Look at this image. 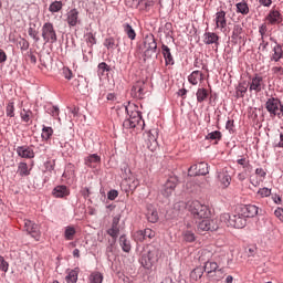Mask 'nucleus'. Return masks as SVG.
<instances>
[{"label": "nucleus", "instance_id": "1", "mask_svg": "<svg viewBox=\"0 0 283 283\" xmlns=\"http://www.w3.org/2000/svg\"><path fill=\"white\" fill-rule=\"evenodd\" d=\"M125 111L129 118L124 120L123 126L126 129L143 132V129H145V119L143 118V114L138 112V106L136 104L128 103V105L125 106Z\"/></svg>", "mask_w": 283, "mask_h": 283}, {"label": "nucleus", "instance_id": "17", "mask_svg": "<svg viewBox=\"0 0 283 283\" xmlns=\"http://www.w3.org/2000/svg\"><path fill=\"white\" fill-rule=\"evenodd\" d=\"M214 23H216V28L218 30H224V28H227V12L223 10H220L216 13L214 17Z\"/></svg>", "mask_w": 283, "mask_h": 283}, {"label": "nucleus", "instance_id": "36", "mask_svg": "<svg viewBox=\"0 0 283 283\" xmlns=\"http://www.w3.org/2000/svg\"><path fill=\"white\" fill-rule=\"evenodd\" d=\"M206 139L207 140H216V145H218V140H221L222 139V133L219 132V130H214L212 133H209L207 136H206Z\"/></svg>", "mask_w": 283, "mask_h": 283}, {"label": "nucleus", "instance_id": "27", "mask_svg": "<svg viewBox=\"0 0 283 283\" xmlns=\"http://www.w3.org/2000/svg\"><path fill=\"white\" fill-rule=\"evenodd\" d=\"M264 85V82L262 77L255 76L252 78V82L250 84V90H254V92H262V87Z\"/></svg>", "mask_w": 283, "mask_h": 283}, {"label": "nucleus", "instance_id": "56", "mask_svg": "<svg viewBox=\"0 0 283 283\" xmlns=\"http://www.w3.org/2000/svg\"><path fill=\"white\" fill-rule=\"evenodd\" d=\"M135 240H137V242H144V240H146L144 230L135 232Z\"/></svg>", "mask_w": 283, "mask_h": 283}, {"label": "nucleus", "instance_id": "39", "mask_svg": "<svg viewBox=\"0 0 283 283\" xmlns=\"http://www.w3.org/2000/svg\"><path fill=\"white\" fill-rule=\"evenodd\" d=\"M198 231H211V228L209 227V217L201 219L198 223Z\"/></svg>", "mask_w": 283, "mask_h": 283}, {"label": "nucleus", "instance_id": "28", "mask_svg": "<svg viewBox=\"0 0 283 283\" xmlns=\"http://www.w3.org/2000/svg\"><path fill=\"white\" fill-rule=\"evenodd\" d=\"M63 177L64 178H75L76 177V166H74L73 164H67L65 167V170L63 172Z\"/></svg>", "mask_w": 283, "mask_h": 283}, {"label": "nucleus", "instance_id": "30", "mask_svg": "<svg viewBox=\"0 0 283 283\" xmlns=\"http://www.w3.org/2000/svg\"><path fill=\"white\" fill-rule=\"evenodd\" d=\"M123 29H124L126 36L128 39H130V41L136 40V30H134V28L132 25H129L128 23H125V24H123Z\"/></svg>", "mask_w": 283, "mask_h": 283}, {"label": "nucleus", "instance_id": "51", "mask_svg": "<svg viewBox=\"0 0 283 283\" xmlns=\"http://www.w3.org/2000/svg\"><path fill=\"white\" fill-rule=\"evenodd\" d=\"M18 45L20 50H22L23 52L30 49V42H28L25 38L20 39V41L18 42Z\"/></svg>", "mask_w": 283, "mask_h": 283}, {"label": "nucleus", "instance_id": "57", "mask_svg": "<svg viewBox=\"0 0 283 283\" xmlns=\"http://www.w3.org/2000/svg\"><path fill=\"white\" fill-rule=\"evenodd\" d=\"M108 200H116L118 198V191L117 190H111L107 193Z\"/></svg>", "mask_w": 283, "mask_h": 283}, {"label": "nucleus", "instance_id": "60", "mask_svg": "<svg viewBox=\"0 0 283 283\" xmlns=\"http://www.w3.org/2000/svg\"><path fill=\"white\" fill-rule=\"evenodd\" d=\"M238 165H241V167H243V169H247V167H249V161H247V158H241L237 160Z\"/></svg>", "mask_w": 283, "mask_h": 283}, {"label": "nucleus", "instance_id": "59", "mask_svg": "<svg viewBox=\"0 0 283 283\" xmlns=\"http://www.w3.org/2000/svg\"><path fill=\"white\" fill-rule=\"evenodd\" d=\"M274 216L276 218H279V220H281V222H283V208H277L275 211H274Z\"/></svg>", "mask_w": 283, "mask_h": 283}, {"label": "nucleus", "instance_id": "6", "mask_svg": "<svg viewBox=\"0 0 283 283\" xmlns=\"http://www.w3.org/2000/svg\"><path fill=\"white\" fill-rule=\"evenodd\" d=\"M156 262H158V251L156 249L149 250L148 252L142 254L140 264L144 266V269L149 271V269L154 268Z\"/></svg>", "mask_w": 283, "mask_h": 283}, {"label": "nucleus", "instance_id": "9", "mask_svg": "<svg viewBox=\"0 0 283 283\" xmlns=\"http://www.w3.org/2000/svg\"><path fill=\"white\" fill-rule=\"evenodd\" d=\"M144 48L145 56H151V54H156V50H158V43L156 42L154 34H148L145 36Z\"/></svg>", "mask_w": 283, "mask_h": 283}, {"label": "nucleus", "instance_id": "48", "mask_svg": "<svg viewBox=\"0 0 283 283\" xmlns=\"http://www.w3.org/2000/svg\"><path fill=\"white\" fill-rule=\"evenodd\" d=\"M258 198H269L271 196V189L264 187L260 188L256 192Z\"/></svg>", "mask_w": 283, "mask_h": 283}, {"label": "nucleus", "instance_id": "58", "mask_svg": "<svg viewBox=\"0 0 283 283\" xmlns=\"http://www.w3.org/2000/svg\"><path fill=\"white\" fill-rule=\"evenodd\" d=\"M98 71L99 72H109V65L107 63L102 62L98 64Z\"/></svg>", "mask_w": 283, "mask_h": 283}, {"label": "nucleus", "instance_id": "16", "mask_svg": "<svg viewBox=\"0 0 283 283\" xmlns=\"http://www.w3.org/2000/svg\"><path fill=\"white\" fill-rule=\"evenodd\" d=\"M265 20L270 25H277L283 21L282 13H280L277 9H271L269 14L265 17Z\"/></svg>", "mask_w": 283, "mask_h": 283}, {"label": "nucleus", "instance_id": "63", "mask_svg": "<svg viewBox=\"0 0 283 283\" xmlns=\"http://www.w3.org/2000/svg\"><path fill=\"white\" fill-rule=\"evenodd\" d=\"M266 24H261L260 28H259V32L261 34V36H264L266 34Z\"/></svg>", "mask_w": 283, "mask_h": 283}, {"label": "nucleus", "instance_id": "2", "mask_svg": "<svg viewBox=\"0 0 283 283\" xmlns=\"http://www.w3.org/2000/svg\"><path fill=\"white\" fill-rule=\"evenodd\" d=\"M220 221L223 227H232L233 229H244L247 227V217L240 214H229L222 213L220 216Z\"/></svg>", "mask_w": 283, "mask_h": 283}, {"label": "nucleus", "instance_id": "62", "mask_svg": "<svg viewBox=\"0 0 283 283\" xmlns=\"http://www.w3.org/2000/svg\"><path fill=\"white\" fill-rule=\"evenodd\" d=\"M272 200L273 202H275V205H282V197H280L279 195L272 196Z\"/></svg>", "mask_w": 283, "mask_h": 283}, {"label": "nucleus", "instance_id": "11", "mask_svg": "<svg viewBox=\"0 0 283 283\" xmlns=\"http://www.w3.org/2000/svg\"><path fill=\"white\" fill-rule=\"evenodd\" d=\"M189 176H207L209 174V165L207 163H199L197 165H192L188 169Z\"/></svg>", "mask_w": 283, "mask_h": 283}, {"label": "nucleus", "instance_id": "8", "mask_svg": "<svg viewBox=\"0 0 283 283\" xmlns=\"http://www.w3.org/2000/svg\"><path fill=\"white\" fill-rule=\"evenodd\" d=\"M176 187H178V177H169L165 185L161 186V196H164V198H169L172 196L174 191H176Z\"/></svg>", "mask_w": 283, "mask_h": 283}, {"label": "nucleus", "instance_id": "26", "mask_svg": "<svg viewBox=\"0 0 283 283\" xmlns=\"http://www.w3.org/2000/svg\"><path fill=\"white\" fill-rule=\"evenodd\" d=\"M255 175L260 178L259 180H251V185L253 187H260V182H264V178H266V170L264 168H256Z\"/></svg>", "mask_w": 283, "mask_h": 283}, {"label": "nucleus", "instance_id": "46", "mask_svg": "<svg viewBox=\"0 0 283 283\" xmlns=\"http://www.w3.org/2000/svg\"><path fill=\"white\" fill-rule=\"evenodd\" d=\"M205 274V270H202V268H197L195 269L191 273H190V277L192 280H200V277H202V275Z\"/></svg>", "mask_w": 283, "mask_h": 283}, {"label": "nucleus", "instance_id": "4", "mask_svg": "<svg viewBox=\"0 0 283 283\" xmlns=\"http://www.w3.org/2000/svg\"><path fill=\"white\" fill-rule=\"evenodd\" d=\"M203 272L208 280L220 282L224 277V268L219 269L218 263L208 261L203 265Z\"/></svg>", "mask_w": 283, "mask_h": 283}, {"label": "nucleus", "instance_id": "35", "mask_svg": "<svg viewBox=\"0 0 283 283\" xmlns=\"http://www.w3.org/2000/svg\"><path fill=\"white\" fill-rule=\"evenodd\" d=\"M74 235H76V229L72 226H69L64 230L65 240H74Z\"/></svg>", "mask_w": 283, "mask_h": 283}, {"label": "nucleus", "instance_id": "53", "mask_svg": "<svg viewBox=\"0 0 283 283\" xmlns=\"http://www.w3.org/2000/svg\"><path fill=\"white\" fill-rule=\"evenodd\" d=\"M46 112L52 116L53 118H59V107L56 106H49L46 108Z\"/></svg>", "mask_w": 283, "mask_h": 283}, {"label": "nucleus", "instance_id": "49", "mask_svg": "<svg viewBox=\"0 0 283 283\" xmlns=\"http://www.w3.org/2000/svg\"><path fill=\"white\" fill-rule=\"evenodd\" d=\"M235 94L237 98H244V94H247V86L244 84H239Z\"/></svg>", "mask_w": 283, "mask_h": 283}, {"label": "nucleus", "instance_id": "52", "mask_svg": "<svg viewBox=\"0 0 283 283\" xmlns=\"http://www.w3.org/2000/svg\"><path fill=\"white\" fill-rule=\"evenodd\" d=\"M28 34L29 36H31L32 40L35 41V43H39L40 41L39 31L34 30V28H29Z\"/></svg>", "mask_w": 283, "mask_h": 283}, {"label": "nucleus", "instance_id": "25", "mask_svg": "<svg viewBox=\"0 0 283 283\" xmlns=\"http://www.w3.org/2000/svg\"><path fill=\"white\" fill-rule=\"evenodd\" d=\"M54 198H65V196H70V190L67 186H57L53 189Z\"/></svg>", "mask_w": 283, "mask_h": 283}, {"label": "nucleus", "instance_id": "20", "mask_svg": "<svg viewBox=\"0 0 283 283\" xmlns=\"http://www.w3.org/2000/svg\"><path fill=\"white\" fill-rule=\"evenodd\" d=\"M84 165H86V167L96 169L97 165H101V156L96 154L88 155L84 159Z\"/></svg>", "mask_w": 283, "mask_h": 283}, {"label": "nucleus", "instance_id": "24", "mask_svg": "<svg viewBox=\"0 0 283 283\" xmlns=\"http://www.w3.org/2000/svg\"><path fill=\"white\" fill-rule=\"evenodd\" d=\"M219 40H220V36H218V34H216L213 32L205 33L203 42L206 43V45H213V43H214L216 46H218V41Z\"/></svg>", "mask_w": 283, "mask_h": 283}, {"label": "nucleus", "instance_id": "13", "mask_svg": "<svg viewBox=\"0 0 283 283\" xmlns=\"http://www.w3.org/2000/svg\"><path fill=\"white\" fill-rule=\"evenodd\" d=\"M146 94V86H145V80L137 81L135 85H133L130 90V96L133 98H145Z\"/></svg>", "mask_w": 283, "mask_h": 283}, {"label": "nucleus", "instance_id": "5", "mask_svg": "<svg viewBox=\"0 0 283 283\" xmlns=\"http://www.w3.org/2000/svg\"><path fill=\"white\" fill-rule=\"evenodd\" d=\"M265 109L272 118H275V116H277V118H283V105L280 99L275 97L269 98L265 103Z\"/></svg>", "mask_w": 283, "mask_h": 283}, {"label": "nucleus", "instance_id": "19", "mask_svg": "<svg viewBox=\"0 0 283 283\" xmlns=\"http://www.w3.org/2000/svg\"><path fill=\"white\" fill-rule=\"evenodd\" d=\"M15 151L20 158H34V149L30 146H18Z\"/></svg>", "mask_w": 283, "mask_h": 283}, {"label": "nucleus", "instance_id": "41", "mask_svg": "<svg viewBox=\"0 0 283 283\" xmlns=\"http://www.w3.org/2000/svg\"><path fill=\"white\" fill-rule=\"evenodd\" d=\"M200 78H202V73L199 72H192L188 76V81L191 83V85H198V81H200Z\"/></svg>", "mask_w": 283, "mask_h": 283}, {"label": "nucleus", "instance_id": "42", "mask_svg": "<svg viewBox=\"0 0 283 283\" xmlns=\"http://www.w3.org/2000/svg\"><path fill=\"white\" fill-rule=\"evenodd\" d=\"M90 283H103V274L101 272H93L91 273Z\"/></svg>", "mask_w": 283, "mask_h": 283}, {"label": "nucleus", "instance_id": "22", "mask_svg": "<svg viewBox=\"0 0 283 283\" xmlns=\"http://www.w3.org/2000/svg\"><path fill=\"white\" fill-rule=\"evenodd\" d=\"M161 52H163L164 59L166 61V65H174V55H171V49H169V46L163 44Z\"/></svg>", "mask_w": 283, "mask_h": 283}, {"label": "nucleus", "instance_id": "23", "mask_svg": "<svg viewBox=\"0 0 283 283\" xmlns=\"http://www.w3.org/2000/svg\"><path fill=\"white\" fill-rule=\"evenodd\" d=\"M280 59H283V46L282 44H275L272 49L271 61L277 62Z\"/></svg>", "mask_w": 283, "mask_h": 283}, {"label": "nucleus", "instance_id": "55", "mask_svg": "<svg viewBox=\"0 0 283 283\" xmlns=\"http://www.w3.org/2000/svg\"><path fill=\"white\" fill-rule=\"evenodd\" d=\"M9 264L3 256H0V271L8 273Z\"/></svg>", "mask_w": 283, "mask_h": 283}, {"label": "nucleus", "instance_id": "54", "mask_svg": "<svg viewBox=\"0 0 283 283\" xmlns=\"http://www.w3.org/2000/svg\"><path fill=\"white\" fill-rule=\"evenodd\" d=\"M144 237L146 239L148 238L149 240H153V238H156V232L154 230L149 229V228H146L144 230Z\"/></svg>", "mask_w": 283, "mask_h": 283}, {"label": "nucleus", "instance_id": "64", "mask_svg": "<svg viewBox=\"0 0 283 283\" xmlns=\"http://www.w3.org/2000/svg\"><path fill=\"white\" fill-rule=\"evenodd\" d=\"M92 192H90V188L85 187L82 189L83 198H87Z\"/></svg>", "mask_w": 283, "mask_h": 283}, {"label": "nucleus", "instance_id": "43", "mask_svg": "<svg viewBox=\"0 0 283 283\" xmlns=\"http://www.w3.org/2000/svg\"><path fill=\"white\" fill-rule=\"evenodd\" d=\"M63 10V2L62 1H54L50 4L49 11L54 13V12H61Z\"/></svg>", "mask_w": 283, "mask_h": 283}, {"label": "nucleus", "instance_id": "12", "mask_svg": "<svg viewBox=\"0 0 283 283\" xmlns=\"http://www.w3.org/2000/svg\"><path fill=\"white\" fill-rule=\"evenodd\" d=\"M146 146L150 151H156V149H158V130L150 129L147 133Z\"/></svg>", "mask_w": 283, "mask_h": 283}, {"label": "nucleus", "instance_id": "10", "mask_svg": "<svg viewBox=\"0 0 283 283\" xmlns=\"http://www.w3.org/2000/svg\"><path fill=\"white\" fill-rule=\"evenodd\" d=\"M217 178L222 187V189H227L229 185H231V168L224 167L218 171Z\"/></svg>", "mask_w": 283, "mask_h": 283}, {"label": "nucleus", "instance_id": "15", "mask_svg": "<svg viewBox=\"0 0 283 283\" xmlns=\"http://www.w3.org/2000/svg\"><path fill=\"white\" fill-rule=\"evenodd\" d=\"M24 229L30 235L34 238V240H39L41 238V231L39 230V226L36 223L25 219Z\"/></svg>", "mask_w": 283, "mask_h": 283}, {"label": "nucleus", "instance_id": "61", "mask_svg": "<svg viewBox=\"0 0 283 283\" xmlns=\"http://www.w3.org/2000/svg\"><path fill=\"white\" fill-rule=\"evenodd\" d=\"M240 32H242V28H240V24H235L232 31L233 36H240Z\"/></svg>", "mask_w": 283, "mask_h": 283}, {"label": "nucleus", "instance_id": "34", "mask_svg": "<svg viewBox=\"0 0 283 283\" xmlns=\"http://www.w3.org/2000/svg\"><path fill=\"white\" fill-rule=\"evenodd\" d=\"M119 244L125 253H129V251H132V244L129 243V240H127V237L122 235L119 238Z\"/></svg>", "mask_w": 283, "mask_h": 283}, {"label": "nucleus", "instance_id": "14", "mask_svg": "<svg viewBox=\"0 0 283 283\" xmlns=\"http://www.w3.org/2000/svg\"><path fill=\"white\" fill-rule=\"evenodd\" d=\"M259 208L253 205H243L239 207L240 216H243L245 220L248 218H255L258 216Z\"/></svg>", "mask_w": 283, "mask_h": 283}, {"label": "nucleus", "instance_id": "31", "mask_svg": "<svg viewBox=\"0 0 283 283\" xmlns=\"http://www.w3.org/2000/svg\"><path fill=\"white\" fill-rule=\"evenodd\" d=\"M67 283H76L78 282V268L71 270L69 274L65 276Z\"/></svg>", "mask_w": 283, "mask_h": 283}, {"label": "nucleus", "instance_id": "21", "mask_svg": "<svg viewBox=\"0 0 283 283\" xmlns=\"http://www.w3.org/2000/svg\"><path fill=\"white\" fill-rule=\"evenodd\" d=\"M146 218L148 222L156 224V222H158L159 220L158 210H156V208H154V206L151 205L147 206Z\"/></svg>", "mask_w": 283, "mask_h": 283}, {"label": "nucleus", "instance_id": "45", "mask_svg": "<svg viewBox=\"0 0 283 283\" xmlns=\"http://www.w3.org/2000/svg\"><path fill=\"white\" fill-rule=\"evenodd\" d=\"M6 114H7L8 118H14V102L7 103Z\"/></svg>", "mask_w": 283, "mask_h": 283}, {"label": "nucleus", "instance_id": "37", "mask_svg": "<svg viewBox=\"0 0 283 283\" xmlns=\"http://www.w3.org/2000/svg\"><path fill=\"white\" fill-rule=\"evenodd\" d=\"M18 174L19 176H30V169L28 168V164L27 163H20L18 165Z\"/></svg>", "mask_w": 283, "mask_h": 283}, {"label": "nucleus", "instance_id": "29", "mask_svg": "<svg viewBox=\"0 0 283 283\" xmlns=\"http://www.w3.org/2000/svg\"><path fill=\"white\" fill-rule=\"evenodd\" d=\"M53 135H54V129L52 127L50 126L42 127V134H41L42 140L48 143V140H50V138H52Z\"/></svg>", "mask_w": 283, "mask_h": 283}, {"label": "nucleus", "instance_id": "47", "mask_svg": "<svg viewBox=\"0 0 283 283\" xmlns=\"http://www.w3.org/2000/svg\"><path fill=\"white\" fill-rule=\"evenodd\" d=\"M182 235H184V240L186 242H195L196 241V234L190 230L184 231Z\"/></svg>", "mask_w": 283, "mask_h": 283}, {"label": "nucleus", "instance_id": "40", "mask_svg": "<svg viewBox=\"0 0 283 283\" xmlns=\"http://www.w3.org/2000/svg\"><path fill=\"white\" fill-rule=\"evenodd\" d=\"M237 12L238 14H249V4L244 1L237 3Z\"/></svg>", "mask_w": 283, "mask_h": 283}, {"label": "nucleus", "instance_id": "44", "mask_svg": "<svg viewBox=\"0 0 283 283\" xmlns=\"http://www.w3.org/2000/svg\"><path fill=\"white\" fill-rule=\"evenodd\" d=\"M104 46L107 48V50H116L118 44H116V40L114 38H106L104 41Z\"/></svg>", "mask_w": 283, "mask_h": 283}, {"label": "nucleus", "instance_id": "7", "mask_svg": "<svg viewBox=\"0 0 283 283\" xmlns=\"http://www.w3.org/2000/svg\"><path fill=\"white\" fill-rule=\"evenodd\" d=\"M42 39L45 43H56V30H54V24H52V22H45L43 24Z\"/></svg>", "mask_w": 283, "mask_h": 283}, {"label": "nucleus", "instance_id": "50", "mask_svg": "<svg viewBox=\"0 0 283 283\" xmlns=\"http://www.w3.org/2000/svg\"><path fill=\"white\" fill-rule=\"evenodd\" d=\"M118 224L113 223L112 228L107 230V233L111 238H118Z\"/></svg>", "mask_w": 283, "mask_h": 283}, {"label": "nucleus", "instance_id": "18", "mask_svg": "<svg viewBox=\"0 0 283 283\" xmlns=\"http://www.w3.org/2000/svg\"><path fill=\"white\" fill-rule=\"evenodd\" d=\"M78 9H71L67 13H66V23L67 25H70V28H74L76 25H78Z\"/></svg>", "mask_w": 283, "mask_h": 283}, {"label": "nucleus", "instance_id": "33", "mask_svg": "<svg viewBox=\"0 0 283 283\" xmlns=\"http://www.w3.org/2000/svg\"><path fill=\"white\" fill-rule=\"evenodd\" d=\"M220 227H226V226L222 224V221L220 220V217H219V219L218 218L209 219L210 231H218V229H220Z\"/></svg>", "mask_w": 283, "mask_h": 283}, {"label": "nucleus", "instance_id": "3", "mask_svg": "<svg viewBox=\"0 0 283 283\" xmlns=\"http://www.w3.org/2000/svg\"><path fill=\"white\" fill-rule=\"evenodd\" d=\"M188 211L191 213L195 220H202V218L211 217V210L209 209V206L198 200L191 201L189 203Z\"/></svg>", "mask_w": 283, "mask_h": 283}, {"label": "nucleus", "instance_id": "32", "mask_svg": "<svg viewBox=\"0 0 283 283\" xmlns=\"http://www.w3.org/2000/svg\"><path fill=\"white\" fill-rule=\"evenodd\" d=\"M207 98H209V91H207V88H198L197 91L198 103H205Z\"/></svg>", "mask_w": 283, "mask_h": 283}, {"label": "nucleus", "instance_id": "38", "mask_svg": "<svg viewBox=\"0 0 283 283\" xmlns=\"http://www.w3.org/2000/svg\"><path fill=\"white\" fill-rule=\"evenodd\" d=\"M20 117L23 123H30L32 119V111L23 108L20 112Z\"/></svg>", "mask_w": 283, "mask_h": 283}]
</instances>
